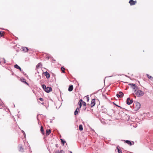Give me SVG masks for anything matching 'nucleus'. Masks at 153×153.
<instances>
[{"label":"nucleus","mask_w":153,"mask_h":153,"mask_svg":"<svg viewBox=\"0 0 153 153\" xmlns=\"http://www.w3.org/2000/svg\"><path fill=\"white\" fill-rule=\"evenodd\" d=\"M42 88L43 90L47 93H49L52 91V88L51 87L48 86L46 87V86L45 84L42 85Z\"/></svg>","instance_id":"f257e3e1"},{"label":"nucleus","mask_w":153,"mask_h":153,"mask_svg":"<svg viewBox=\"0 0 153 153\" xmlns=\"http://www.w3.org/2000/svg\"><path fill=\"white\" fill-rule=\"evenodd\" d=\"M136 95L137 97H140L143 96L144 94L143 92L140 90H137L135 92Z\"/></svg>","instance_id":"f03ea898"},{"label":"nucleus","mask_w":153,"mask_h":153,"mask_svg":"<svg viewBox=\"0 0 153 153\" xmlns=\"http://www.w3.org/2000/svg\"><path fill=\"white\" fill-rule=\"evenodd\" d=\"M134 107L135 109V110H139L140 107V103L137 102H134Z\"/></svg>","instance_id":"7ed1b4c3"},{"label":"nucleus","mask_w":153,"mask_h":153,"mask_svg":"<svg viewBox=\"0 0 153 153\" xmlns=\"http://www.w3.org/2000/svg\"><path fill=\"white\" fill-rule=\"evenodd\" d=\"M125 142L128 144L130 146L134 145V143L133 141H131L129 140H126L125 141Z\"/></svg>","instance_id":"20e7f679"},{"label":"nucleus","mask_w":153,"mask_h":153,"mask_svg":"<svg viewBox=\"0 0 153 153\" xmlns=\"http://www.w3.org/2000/svg\"><path fill=\"white\" fill-rule=\"evenodd\" d=\"M123 95L124 94L122 91H119L118 93L116 95L117 97L118 98L122 97Z\"/></svg>","instance_id":"39448f33"},{"label":"nucleus","mask_w":153,"mask_h":153,"mask_svg":"<svg viewBox=\"0 0 153 153\" xmlns=\"http://www.w3.org/2000/svg\"><path fill=\"white\" fill-rule=\"evenodd\" d=\"M126 102L128 105H129L133 102V100H131L129 97H128L127 99Z\"/></svg>","instance_id":"423d86ee"},{"label":"nucleus","mask_w":153,"mask_h":153,"mask_svg":"<svg viewBox=\"0 0 153 153\" xmlns=\"http://www.w3.org/2000/svg\"><path fill=\"white\" fill-rule=\"evenodd\" d=\"M129 3L131 5H134L137 3V1H134L133 0H130Z\"/></svg>","instance_id":"0eeeda50"},{"label":"nucleus","mask_w":153,"mask_h":153,"mask_svg":"<svg viewBox=\"0 0 153 153\" xmlns=\"http://www.w3.org/2000/svg\"><path fill=\"white\" fill-rule=\"evenodd\" d=\"M95 104V99H92L91 100V107L94 106Z\"/></svg>","instance_id":"6e6552de"},{"label":"nucleus","mask_w":153,"mask_h":153,"mask_svg":"<svg viewBox=\"0 0 153 153\" xmlns=\"http://www.w3.org/2000/svg\"><path fill=\"white\" fill-rule=\"evenodd\" d=\"M18 147L19 152H24V148L22 147L21 145H19L18 146Z\"/></svg>","instance_id":"1a4fd4ad"},{"label":"nucleus","mask_w":153,"mask_h":153,"mask_svg":"<svg viewBox=\"0 0 153 153\" xmlns=\"http://www.w3.org/2000/svg\"><path fill=\"white\" fill-rule=\"evenodd\" d=\"M101 108H102L101 109V110L102 111V112L104 113H105L107 112V109L105 108L104 107V106H102Z\"/></svg>","instance_id":"9d476101"},{"label":"nucleus","mask_w":153,"mask_h":153,"mask_svg":"<svg viewBox=\"0 0 153 153\" xmlns=\"http://www.w3.org/2000/svg\"><path fill=\"white\" fill-rule=\"evenodd\" d=\"M44 75L45 76L47 79H48L50 77V75L46 71L44 73Z\"/></svg>","instance_id":"9b49d317"},{"label":"nucleus","mask_w":153,"mask_h":153,"mask_svg":"<svg viewBox=\"0 0 153 153\" xmlns=\"http://www.w3.org/2000/svg\"><path fill=\"white\" fill-rule=\"evenodd\" d=\"M73 86L72 85H69L68 90L69 91H71L73 89Z\"/></svg>","instance_id":"f8f14e48"},{"label":"nucleus","mask_w":153,"mask_h":153,"mask_svg":"<svg viewBox=\"0 0 153 153\" xmlns=\"http://www.w3.org/2000/svg\"><path fill=\"white\" fill-rule=\"evenodd\" d=\"M21 81L27 85H29L28 83L26 82L25 79L23 78L21 79Z\"/></svg>","instance_id":"ddd939ff"},{"label":"nucleus","mask_w":153,"mask_h":153,"mask_svg":"<svg viewBox=\"0 0 153 153\" xmlns=\"http://www.w3.org/2000/svg\"><path fill=\"white\" fill-rule=\"evenodd\" d=\"M51 132V129H47L46 131V136H48Z\"/></svg>","instance_id":"4468645a"},{"label":"nucleus","mask_w":153,"mask_h":153,"mask_svg":"<svg viewBox=\"0 0 153 153\" xmlns=\"http://www.w3.org/2000/svg\"><path fill=\"white\" fill-rule=\"evenodd\" d=\"M23 51L25 52H27L28 51V49L26 47H23L22 48Z\"/></svg>","instance_id":"2eb2a0df"},{"label":"nucleus","mask_w":153,"mask_h":153,"mask_svg":"<svg viewBox=\"0 0 153 153\" xmlns=\"http://www.w3.org/2000/svg\"><path fill=\"white\" fill-rule=\"evenodd\" d=\"M146 76L148 78L150 79L151 81L153 80V77L152 76L149 75L148 74H146Z\"/></svg>","instance_id":"dca6fc26"},{"label":"nucleus","mask_w":153,"mask_h":153,"mask_svg":"<svg viewBox=\"0 0 153 153\" xmlns=\"http://www.w3.org/2000/svg\"><path fill=\"white\" fill-rule=\"evenodd\" d=\"M42 66V64L41 62L39 63L36 65V69L39 67H41Z\"/></svg>","instance_id":"f3484780"},{"label":"nucleus","mask_w":153,"mask_h":153,"mask_svg":"<svg viewBox=\"0 0 153 153\" xmlns=\"http://www.w3.org/2000/svg\"><path fill=\"white\" fill-rule=\"evenodd\" d=\"M40 131H41L42 133L43 134H44L45 133H44V129H43V127L42 126H41Z\"/></svg>","instance_id":"a211bd4d"},{"label":"nucleus","mask_w":153,"mask_h":153,"mask_svg":"<svg viewBox=\"0 0 153 153\" xmlns=\"http://www.w3.org/2000/svg\"><path fill=\"white\" fill-rule=\"evenodd\" d=\"M60 140L63 146H64L65 143H66L65 141L62 139H60Z\"/></svg>","instance_id":"6ab92c4d"},{"label":"nucleus","mask_w":153,"mask_h":153,"mask_svg":"<svg viewBox=\"0 0 153 153\" xmlns=\"http://www.w3.org/2000/svg\"><path fill=\"white\" fill-rule=\"evenodd\" d=\"M117 151L118 153H122V151L120 150V149L119 147L117 146Z\"/></svg>","instance_id":"aec40b11"},{"label":"nucleus","mask_w":153,"mask_h":153,"mask_svg":"<svg viewBox=\"0 0 153 153\" xmlns=\"http://www.w3.org/2000/svg\"><path fill=\"white\" fill-rule=\"evenodd\" d=\"M79 129L80 131H82L83 130V128L82 125H80L79 126Z\"/></svg>","instance_id":"412c9836"},{"label":"nucleus","mask_w":153,"mask_h":153,"mask_svg":"<svg viewBox=\"0 0 153 153\" xmlns=\"http://www.w3.org/2000/svg\"><path fill=\"white\" fill-rule=\"evenodd\" d=\"M64 152L63 150H62L59 151H57L55 152V153H64Z\"/></svg>","instance_id":"4be33fe9"},{"label":"nucleus","mask_w":153,"mask_h":153,"mask_svg":"<svg viewBox=\"0 0 153 153\" xmlns=\"http://www.w3.org/2000/svg\"><path fill=\"white\" fill-rule=\"evenodd\" d=\"M129 85L131 86V87L133 88L136 85L134 83H129L128 84Z\"/></svg>","instance_id":"5701e85b"},{"label":"nucleus","mask_w":153,"mask_h":153,"mask_svg":"<svg viewBox=\"0 0 153 153\" xmlns=\"http://www.w3.org/2000/svg\"><path fill=\"white\" fill-rule=\"evenodd\" d=\"M132 88L134 90V92L135 93L137 91V87L136 85L135 86Z\"/></svg>","instance_id":"b1692460"},{"label":"nucleus","mask_w":153,"mask_h":153,"mask_svg":"<svg viewBox=\"0 0 153 153\" xmlns=\"http://www.w3.org/2000/svg\"><path fill=\"white\" fill-rule=\"evenodd\" d=\"M14 67L17 69H19L20 68V67L17 64L15 65Z\"/></svg>","instance_id":"393cba45"},{"label":"nucleus","mask_w":153,"mask_h":153,"mask_svg":"<svg viewBox=\"0 0 153 153\" xmlns=\"http://www.w3.org/2000/svg\"><path fill=\"white\" fill-rule=\"evenodd\" d=\"M79 111H77L76 110H75L74 111V114L75 115H76L78 114Z\"/></svg>","instance_id":"a878e982"},{"label":"nucleus","mask_w":153,"mask_h":153,"mask_svg":"<svg viewBox=\"0 0 153 153\" xmlns=\"http://www.w3.org/2000/svg\"><path fill=\"white\" fill-rule=\"evenodd\" d=\"M78 105L79 106V108H80L81 107H82V103L81 102H78Z\"/></svg>","instance_id":"bb28decb"},{"label":"nucleus","mask_w":153,"mask_h":153,"mask_svg":"<svg viewBox=\"0 0 153 153\" xmlns=\"http://www.w3.org/2000/svg\"><path fill=\"white\" fill-rule=\"evenodd\" d=\"M61 70H62V72L63 73H65V71H64L65 69V68L63 67H62L61 68Z\"/></svg>","instance_id":"cd10ccee"},{"label":"nucleus","mask_w":153,"mask_h":153,"mask_svg":"<svg viewBox=\"0 0 153 153\" xmlns=\"http://www.w3.org/2000/svg\"><path fill=\"white\" fill-rule=\"evenodd\" d=\"M86 99L87 100V101L88 102L89 100V98L88 96H87L85 97Z\"/></svg>","instance_id":"c85d7f7f"},{"label":"nucleus","mask_w":153,"mask_h":153,"mask_svg":"<svg viewBox=\"0 0 153 153\" xmlns=\"http://www.w3.org/2000/svg\"><path fill=\"white\" fill-rule=\"evenodd\" d=\"M3 32L2 31H0V37L2 36H3V34L2 33Z\"/></svg>","instance_id":"c756f323"},{"label":"nucleus","mask_w":153,"mask_h":153,"mask_svg":"<svg viewBox=\"0 0 153 153\" xmlns=\"http://www.w3.org/2000/svg\"><path fill=\"white\" fill-rule=\"evenodd\" d=\"M82 104L83 105L85 106L86 105V102L84 101L82 102Z\"/></svg>","instance_id":"7c9ffc66"},{"label":"nucleus","mask_w":153,"mask_h":153,"mask_svg":"<svg viewBox=\"0 0 153 153\" xmlns=\"http://www.w3.org/2000/svg\"><path fill=\"white\" fill-rule=\"evenodd\" d=\"M2 59L3 60V63L5 64L6 63V61L5 59L4 58H3Z\"/></svg>","instance_id":"2f4dec72"},{"label":"nucleus","mask_w":153,"mask_h":153,"mask_svg":"<svg viewBox=\"0 0 153 153\" xmlns=\"http://www.w3.org/2000/svg\"><path fill=\"white\" fill-rule=\"evenodd\" d=\"M39 100L41 101H44L43 99L42 98H39Z\"/></svg>","instance_id":"473e14b6"},{"label":"nucleus","mask_w":153,"mask_h":153,"mask_svg":"<svg viewBox=\"0 0 153 153\" xmlns=\"http://www.w3.org/2000/svg\"><path fill=\"white\" fill-rule=\"evenodd\" d=\"M102 96H103V97L105 98V99H107V98L106 97V96L103 94H102Z\"/></svg>","instance_id":"72a5a7b5"},{"label":"nucleus","mask_w":153,"mask_h":153,"mask_svg":"<svg viewBox=\"0 0 153 153\" xmlns=\"http://www.w3.org/2000/svg\"><path fill=\"white\" fill-rule=\"evenodd\" d=\"M82 99H80V100H79V102H80L82 103Z\"/></svg>","instance_id":"f704fd0d"},{"label":"nucleus","mask_w":153,"mask_h":153,"mask_svg":"<svg viewBox=\"0 0 153 153\" xmlns=\"http://www.w3.org/2000/svg\"><path fill=\"white\" fill-rule=\"evenodd\" d=\"M55 146H56V147L57 148L59 147V146L58 144H56L55 145Z\"/></svg>","instance_id":"c9c22d12"},{"label":"nucleus","mask_w":153,"mask_h":153,"mask_svg":"<svg viewBox=\"0 0 153 153\" xmlns=\"http://www.w3.org/2000/svg\"><path fill=\"white\" fill-rule=\"evenodd\" d=\"M2 105H3L2 104H1L0 105V108H1V106H2Z\"/></svg>","instance_id":"e433bc0d"},{"label":"nucleus","mask_w":153,"mask_h":153,"mask_svg":"<svg viewBox=\"0 0 153 153\" xmlns=\"http://www.w3.org/2000/svg\"><path fill=\"white\" fill-rule=\"evenodd\" d=\"M76 110L77 111H78L79 110V108L78 107H77L76 109Z\"/></svg>","instance_id":"4c0bfd02"},{"label":"nucleus","mask_w":153,"mask_h":153,"mask_svg":"<svg viewBox=\"0 0 153 153\" xmlns=\"http://www.w3.org/2000/svg\"><path fill=\"white\" fill-rule=\"evenodd\" d=\"M19 69L21 71H22V69L20 67V68H19Z\"/></svg>","instance_id":"58836bf2"},{"label":"nucleus","mask_w":153,"mask_h":153,"mask_svg":"<svg viewBox=\"0 0 153 153\" xmlns=\"http://www.w3.org/2000/svg\"><path fill=\"white\" fill-rule=\"evenodd\" d=\"M36 118H37V120L38 121L39 120L38 118V115L37 116Z\"/></svg>","instance_id":"ea45409f"},{"label":"nucleus","mask_w":153,"mask_h":153,"mask_svg":"<svg viewBox=\"0 0 153 153\" xmlns=\"http://www.w3.org/2000/svg\"><path fill=\"white\" fill-rule=\"evenodd\" d=\"M39 79H40V78H41V76H40V75H39Z\"/></svg>","instance_id":"a19ab883"},{"label":"nucleus","mask_w":153,"mask_h":153,"mask_svg":"<svg viewBox=\"0 0 153 153\" xmlns=\"http://www.w3.org/2000/svg\"><path fill=\"white\" fill-rule=\"evenodd\" d=\"M113 103L114 105H116V104L114 102H113Z\"/></svg>","instance_id":"79ce46f5"},{"label":"nucleus","mask_w":153,"mask_h":153,"mask_svg":"<svg viewBox=\"0 0 153 153\" xmlns=\"http://www.w3.org/2000/svg\"><path fill=\"white\" fill-rule=\"evenodd\" d=\"M22 73H23V74L24 75H26V74H24V72L23 71V72H22Z\"/></svg>","instance_id":"37998d69"},{"label":"nucleus","mask_w":153,"mask_h":153,"mask_svg":"<svg viewBox=\"0 0 153 153\" xmlns=\"http://www.w3.org/2000/svg\"><path fill=\"white\" fill-rule=\"evenodd\" d=\"M116 105V106H118V107H120V106H118V105H116H116Z\"/></svg>","instance_id":"c03bdc74"},{"label":"nucleus","mask_w":153,"mask_h":153,"mask_svg":"<svg viewBox=\"0 0 153 153\" xmlns=\"http://www.w3.org/2000/svg\"><path fill=\"white\" fill-rule=\"evenodd\" d=\"M22 133H24V131L23 130H22Z\"/></svg>","instance_id":"a18cd8bd"},{"label":"nucleus","mask_w":153,"mask_h":153,"mask_svg":"<svg viewBox=\"0 0 153 153\" xmlns=\"http://www.w3.org/2000/svg\"><path fill=\"white\" fill-rule=\"evenodd\" d=\"M23 133V134H24V135H25V132H24V133Z\"/></svg>","instance_id":"49530a36"},{"label":"nucleus","mask_w":153,"mask_h":153,"mask_svg":"<svg viewBox=\"0 0 153 153\" xmlns=\"http://www.w3.org/2000/svg\"><path fill=\"white\" fill-rule=\"evenodd\" d=\"M42 105H44V102H43V103H42Z\"/></svg>","instance_id":"de8ad7c7"},{"label":"nucleus","mask_w":153,"mask_h":153,"mask_svg":"<svg viewBox=\"0 0 153 153\" xmlns=\"http://www.w3.org/2000/svg\"><path fill=\"white\" fill-rule=\"evenodd\" d=\"M70 153H73L71 151H70Z\"/></svg>","instance_id":"09e8293b"},{"label":"nucleus","mask_w":153,"mask_h":153,"mask_svg":"<svg viewBox=\"0 0 153 153\" xmlns=\"http://www.w3.org/2000/svg\"><path fill=\"white\" fill-rule=\"evenodd\" d=\"M86 109V107H85V109H84L85 110Z\"/></svg>","instance_id":"8fccbe9b"},{"label":"nucleus","mask_w":153,"mask_h":153,"mask_svg":"<svg viewBox=\"0 0 153 153\" xmlns=\"http://www.w3.org/2000/svg\"><path fill=\"white\" fill-rule=\"evenodd\" d=\"M53 119H54L55 118V117H53Z\"/></svg>","instance_id":"3c124183"},{"label":"nucleus","mask_w":153,"mask_h":153,"mask_svg":"<svg viewBox=\"0 0 153 153\" xmlns=\"http://www.w3.org/2000/svg\"><path fill=\"white\" fill-rule=\"evenodd\" d=\"M13 105H14V107H15V105H14V104H13Z\"/></svg>","instance_id":"603ef678"}]
</instances>
